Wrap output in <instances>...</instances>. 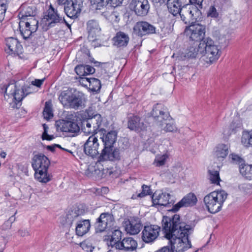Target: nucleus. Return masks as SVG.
<instances>
[{"mask_svg": "<svg viewBox=\"0 0 252 252\" xmlns=\"http://www.w3.org/2000/svg\"><path fill=\"white\" fill-rule=\"evenodd\" d=\"M161 223L165 237L170 244L171 251L184 252L191 248L189 232L191 227L183 221L179 215L175 214L172 217L164 216Z\"/></svg>", "mask_w": 252, "mask_h": 252, "instance_id": "1", "label": "nucleus"}, {"mask_svg": "<svg viewBox=\"0 0 252 252\" xmlns=\"http://www.w3.org/2000/svg\"><path fill=\"white\" fill-rule=\"evenodd\" d=\"M123 157V151L120 148L110 147H103L96 163L98 173H96L101 178H104L106 175L110 176L113 174L112 169L100 168L101 162L110 161L118 162L121 160Z\"/></svg>", "mask_w": 252, "mask_h": 252, "instance_id": "2", "label": "nucleus"}, {"mask_svg": "<svg viewBox=\"0 0 252 252\" xmlns=\"http://www.w3.org/2000/svg\"><path fill=\"white\" fill-rule=\"evenodd\" d=\"M50 161L48 158L42 153L34 155L32 159V166L35 171V177L40 182L46 183L51 180L47 171Z\"/></svg>", "mask_w": 252, "mask_h": 252, "instance_id": "3", "label": "nucleus"}, {"mask_svg": "<svg viewBox=\"0 0 252 252\" xmlns=\"http://www.w3.org/2000/svg\"><path fill=\"white\" fill-rule=\"evenodd\" d=\"M83 214L82 210L75 208L68 212L66 216V222L71 227L73 222L76 224L75 232L78 236H83L90 230L91 224L89 220H80V216Z\"/></svg>", "mask_w": 252, "mask_h": 252, "instance_id": "4", "label": "nucleus"}, {"mask_svg": "<svg viewBox=\"0 0 252 252\" xmlns=\"http://www.w3.org/2000/svg\"><path fill=\"white\" fill-rule=\"evenodd\" d=\"M221 52L219 46L210 37H206L202 42L201 59L207 64L216 62L220 58Z\"/></svg>", "mask_w": 252, "mask_h": 252, "instance_id": "5", "label": "nucleus"}, {"mask_svg": "<svg viewBox=\"0 0 252 252\" xmlns=\"http://www.w3.org/2000/svg\"><path fill=\"white\" fill-rule=\"evenodd\" d=\"M227 193L223 190L211 192L204 198V202L208 211L215 214L219 212L227 198Z\"/></svg>", "mask_w": 252, "mask_h": 252, "instance_id": "6", "label": "nucleus"}, {"mask_svg": "<svg viewBox=\"0 0 252 252\" xmlns=\"http://www.w3.org/2000/svg\"><path fill=\"white\" fill-rule=\"evenodd\" d=\"M205 27L199 24L191 23V24L187 27L184 33L188 38V42L198 44L202 43L206 39Z\"/></svg>", "mask_w": 252, "mask_h": 252, "instance_id": "7", "label": "nucleus"}, {"mask_svg": "<svg viewBox=\"0 0 252 252\" xmlns=\"http://www.w3.org/2000/svg\"><path fill=\"white\" fill-rule=\"evenodd\" d=\"M81 118L82 120L89 119L92 125V129H87L84 128V133L87 134H94L98 131H101L100 126L102 122V118L101 116L93 111L92 109L89 108L85 111L80 114Z\"/></svg>", "mask_w": 252, "mask_h": 252, "instance_id": "8", "label": "nucleus"}, {"mask_svg": "<svg viewBox=\"0 0 252 252\" xmlns=\"http://www.w3.org/2000/svg\"><path fill=\"white\" fill-rule=\"evenodd\" d=\"M42 24L47 26V29L54 27L57 23H65L69 29L71 28V25L66 22L64 19H62L55 10L53 6L50 4L49 9L44 13L43 18L42 19Z\"/></svg>", "mask_w": 252, "mask_h": 252, "instance_id": "9", "label": "nucleus"}, {"mask_svg": "<svg viewBox=\"0 0 252 252\" xmlns=\"http://www.w3.org/2000/svg\"><path fill=\"white\" fill-rule=\"evenodd\" d=\"M19 28L21 35L26 40L33 36L32 33L35 32L38 28V21L34 19H32L29 21L20 20Z\"/></svg>", "mask_w": 252, "mask_h": 252, "instance_id": "10", "label": "nucleus"}, {"mask_svg": "<svg viewBox=\"0 0 252 252\" xmlns=\"http://www.w3.org/2000/svg\"><path fill=\"white\" fill-rule=\"evenodd\" d=\"M3 87L5 93H6L7 90L11 89L8 95H11L13 96V99L15 100V104L12 107L19 108L22 104V100L25 97L22 88H18L15 83L4 85Z\"/></svg>", "mask_w": 252, "mask_h": 252, "instance_id": "11", "label": "nucleus"}, {"mask_svg": "<svg viewBox=\"0 0 252 252\" xmlns=\"http://www.w3.org/2000/svg\"><path fill=\"white\" fill-rule=\"evenodd\" d=\"M203 1V0H189V4H186L185 8L188 9L185 13L188 14L189 18L196 20L201 17Z\"/></svg>", "mask_w": 252, "mask_h": 252, "instance_id": "12", "label": "nucleus"}, {"mask_svg": "<svg viewBox=\"0 0 252 252\" xmlns=\"http://www.w3.org/2000/svg\"><path fill=\"white\" fill-rule=\"evenodd\" d=\"M114 221L113 216L109 213L100 214L94 224L96 232H102L111 227Z\"/></svg>", "mask_w": 252, "mask_h": 252, "instance_id": "13", "label": "nucleus"}, {"mask_svg": "<svg viewBox=\"0 0 252 252\" xmlns=\"http://www.w3.org/2000/svg\"><path fill=\"white\" fill-rule=\"evenodd\" d=\"M160 231V227L158 225H146L142 230L141 238L146 243H152L158 238Z\"/></svg>", "mask_w": 252, "mask_h": 252, "instance_id": "14", "label": "nucleus"}, {"mask_svg": "<svg viewBox=\"0 0 252 252\" xmlns=\"http://www.w3.org/2000/svg\"><path fill=\"white\" fill-rule=\"evenodd\" d=\"M129 6L130 10L134 11L138 16L146 15L150 9L148 0H132Z\"/></svg>", "mask_w": 252, "mask_h": 252, "instance_id": "15", "label": "nucleus"}, {"mask_svg": "<svg viewBox=\"0 0 252 252\" xmlns=\"http://www.w3.org/2000/svg\"><path fill=\"white\" fill-rule=\"evenodd\" d=\"M98 147L97 138L92 135L84 144L83 150L86 155L94 158L99 154Z\"/></svg>", "mask_w": 252, "mask_h": 252, "instance_id": "16", "label": "nucleus"}, {"mask_svg": "<svg viewBox=\"0 0 252 252\" xmlns=\"http://www.w3.org/2000/svg\"><path fill=\"white\" fill-rule=\"evenodd\" d=\"M197 199L194 193L190 192L185 196L177 204L173 205L169 211L175 213L178 211L181 208L192 207L195 205Z\"/></svg>", "mask_w": 252, "mask_h": 252, "instance_id": "17", "label": "nucleus"}, {"mask_svg": "<svg viewBox=\"0 0 252 252\" xmlns=\"http://www.w3.org/2000/svg\"><path fill=\"white\" fill-rule=\"evenodd\" d=\"M57 128L61 131L70 133V136H75L80 131V127L76 122L62 120L57 122Z\"/></svg>", "mask_w": 252, "mask_h": 252, "instance_id": "18", "label": "nucleus"}, {"mask_svg": "<svg viewBox=\"0 0 252 252\" xmlns=\"http://www.w3.org/2000/svg\"><path fill=\"white\" fill-rule=\"evenodd\" d=\"M151 115L156 121L161 123L171 119L168 109L161 104L154 105Z\"/></svg>", "mask_w": 252, "mask_h": 252, "instance_id": "19", "label": "nucleus"}, {"mask_svg": "<svg viewBox=\"0 0 252 252\" xmlns=\"http://www.w3.org/2000/svg\"><path fill=\"white\" fill-rule=\"evenodd\" d=\"M188 46L185 52L182 53L181 58L185 60L189 59H195L199 55L202 54V43L198 44L188 42Z\"/></svg>", "mask_w": 252, "mask_h": 252, "instance_id": "20", "label": "nucleus"}, {"mask_svg": "<svg viewBox=\"0 0 252 252\" xmlns=\"http://www.w3.org/2000/svg\"><path fill=\"white\" fill-rule=\"evenodd\" d=\"M171 195L166 192H162L157 195L154 193L152 197L153 206H163L169 207L174 205L175 200L171 199Z\"/></svg>", "mask_w": 252, "mask_h": 252, "instance_id": "21", "label": "nucleus"}, {"mask_svg": "<svg viewBox=\"0 0 252 252\" xmlns=\"http://www.w3.org/2000/svg\"><path fill=\"white\" fill-rule=\"evenodd\" d=\"M134 32L139 36L156 33V28L147 22H138L133 27Z\"/></svg>", "mask_w": 252, "mask_h": 252, "instance_id": "22", "label": "nucleus"}, {"mask_svg": "<svg viewBox=\"0 0 252 252\" xmlns=\"http://www.w3.org/2000/svg\"><path fill=\"white\" fill-rule=\"evenodd\" d=\"M64 6L66 15L72 19L76 18L81 11V5L77 0H69Z\"/></svg>", "mask_w": 252, "mask_h": 252, "instance_id": "23", "label": "nucleus"}, {"mask_svg": "<svg viewBox=\"0 0 252 252\" xmlns=\"http://www.w3.org/2000/svg\"><path fill=\"white\" fill-rule=\"evenodd\" d=\"M125 230L131 235L138 234L142 228V223L137 217L131 218L124 222Z\"/></svg>", "mask_w": 252, "mask_h": 252, "instance_id": "24", "label": "nucleus"}, {"mask_svg": "<svg viewBox=\"0 0 252 252\" xmlns=\"http://www.w3.org/2000/svg\"><path fill=\"white\" fill-rule=\"evenodd\" d=\"M5 44L7 47L6 51L9 54L19 55L23 53V47L17 39L8 37L5 39Z\"/></svg>", "mask_w": 252, "mask_h": 252, "instance_id": "25", "label": "nucleus"}, {"mask_svg": "<svg viewBox=\"0 0 252 252\" xmlns=\"http://www.w3.org/2000/svg\"><path fill=\"white\" fill-rule=\"evenodd\" d=\"M88 38L90 41L96 40L101 31V28L97 21L95 20H89L87 23Z\"/></svg>", "mask_w": 252, "mask_h": 252, "instance_id": "26", "label": "nucleus"}, {"mask_svg": "<svg viewBox=\"0 0 252 252\" xmlns=\"http://www.w3.org/2000/svg\"><path fill=\"white\" fill-rule=\"evenodd\" d=\"M127 127L131 130L140 132L145 130L147 126L139 116L134 115L128 118Z\"/></svg>", "mask_w": 252, "mask_h": 252, "instance_id": "27", "label": "nucleus"}, {"mask_svg": "<svg viewBox=\"0 0 252 252\" xmlns=\"http://www.w3.org/2000/svg\"><path fill=\"white\" fill-rule=\"evenodd\" d=\"M85 101L84 94L82 93L75 90L71 97L67 108L77 110L83 106Z\"/></svg>", "mask_w": 252, "mask_h": 252, "instance_id": "28", "label": "nucleus"}, {"mask_svg": "<svg viewBox=\"0 0 252 252\" xmlns=\"http://www.w3.org/2000/svg\"><path fill=\"white\" fill-rule=\"evenodd\" d=\"M20 10L18 16L20 20L28 21L29 19L27 17H33L36 14V7L33 5L29 6L26 3H23L20 6Z\"/></svg>", "mask_w": 252, "mask_h": 252, "instance_id": "29", "label": "nucleus"}, {"mask_svg": "<svg viewBox=\"0 0 252 252\" xmlns=\"http://www.w3.org/2000/svg\"><path fill=\"white\" fill-rule=\"evenodd\" d=\"M137 242L131 237L125 238L120 244L116 245V249L125 252H133L136 250Z\"/></svg>", "mask_w": 252, "mask_h": 252, "instance_id": "30", "label": "nucleus"}, {"mask_svg": "<svg viewBox=\"0 0 252 252\" xmlns=\"http://www.w3.org/2000/svg\"><path fill=\"white\" fill-rule=\"evenodd\" d=\"M103 135L101 139L103 143L104 147H113L117 138V131L116 130H110L107 132L104 129H102Z\"/></svg>", "mask_w": 252, "mask_h": 252, "instance_id": "31", "label": "nucleus"}, {"mask_svg": "<svg viewBox=\"0 0 252 252\" xmlns=\"http://www.w3.org/2000/svg\"><path fill=\"white\" fill-rule=\"evenodd\" d=\"M185 0H167V6L169 12L174 16H176L181 12L186 5Z\"/></svg>", "mask_w": 252, "mask_h": 252, "instance_id": "32", "label": "nucleus"}, {"mask_svg": "<svg viewBox=\"0 0 252 252\" xmlns=\"http://www.w3.org/2000/svg\"><path fill=\"white\" fill-rule=\"evenodd\" d=\"M112 41L114 45L117 47H125L129 42V37L127 33L120 31L116 33L115 36L112 38Z\"/></svg>", "mask_w": 252, "mask_h": 252, "instance_id": "33", "label": "nucleus"}, {"mask_svg": "<svg viewBox=\"0 0 252 252\" xmlns=\"http://www.w3.org/2000/svg\"><path fill=\"white\" fill-rule=\"evenodd\" d=\"M75 91L72 88H68L61 92L58 99L63 107H67Z\"/></svg>", "mask_w": 252, "mask_h": 252, "instance_id": "34", "label": "nucleus"}, {"mask_svg": "<svg viewBox=\"0 0 252 252\" xmlns=\"http://www.w3.org/2000/svg\"><path fill=\"white\" fill-rule=\"evenodd\" d=\"M108 237L110 239L109 245L116 249V245L121 242L122 232L118 229H115Z\"/></svg>", "mask_w": 252, "mask_h": 252, "instance_id": "35", "label": "nucleus"}, {"mask_svg": "<svg viewBox=\"0 0 252 252\" xmlns=\"http://www.w3.org/2000/svg\"><path fill=\"white\" fill-rule=\"evenodd\" d=\"M228 154V147L227 145L221 144L216 147L215 155L220 160L225 158Z\"/></svg>", "mask_w": 252, "mask_h": 252, "instance_id": "36", "label": "nucleus"}, {"mask_svg": "<svg viewBox=\"0 0 252 252\" xmlns=\"http://www.w3.org/2000/svg\"><path fill=\"white\" fill-rule=\"evenodd\" d=\"M241 143L247 148L252 147V130L243 131Z\"/></svg>", "mask_w": 252, "mask_h": 252, "instance_id": "37", "label": "nucleus"}, {"mask_svg": "<svg viewBox=\"0 0 252 252\" xmlns=\"http://www.w3.org/2000/svg\"><path fill=\"white\" fill-rule=\"evenodd\" d=\"M101 88V82L99 79L95 78H91L89 89L94 94L98 93L100 92Z\"/></svg>", "mask_w": 252, "mask_h": 252, "instance_id": "38", "label": "nucleus"}, {"mask_svg": "<svg viewBox=\"0 0 252 252\" xmlns=\"http://www.w3.org/2000/svg\"><path fill=\"white\" fill-rule=\"evenodd\" d=\"M240 173L245 178L251 180H252V165L244 164L242 167L239 168Z\"/></svg>", "mask_w": 252, "mask_h": 252, "instance_id": "39", "label": "nucleus"}, {"mask_svg": "<svg viewBox=\"0 0 252 252\" xmlns=\"http://www.w3.org/2000/svg\"><path fill=\"white\" fill-rule=\"evenodd\" d=\"M208 179L212 184L219 185L220 179L219 171L214 169L208 170Z\"/></svg>", "mask_w": 252, "mask_h": 252, "instance_id": "40", "label": "nucleus"}, {"mask_svg": "<svg viewBox=\"0 0 252 252\" xmlns=\"http://www.w3.org/2000/svg\"><path fill=\"white\" fill-rule=\"evenodd\" d=\"M44 118L46 120H49L53 117L51 103L46 101L45 104L43 111Z\"/></svg>", "mask_w": 252, "mask_h": 252, "instance_id": "41", "label": "nucleus"}, {"mask_svg": "<svg viewBox=\"0 0 252 252\" xmlns=\"http://www.w3.org/2000/svg\"><path fill=\"white\" fill-rule=\"evenodd\" d=\"M207 16L219 21L221 18V14L218 11L215 6H211L207 13Z\"/></svg>", "mask_w": 252, "mask_h": 252, "instance_id": "42", "label": "nucleus"}, {"mask_svg": "<svg viewBox=\"0 0 252 252\" xmlns=\"http://www.w3.org/2000/svg\"><path fill=\"white\" fill-rule=\"evenodd\" d=\"M91 5L96 9H101L107 4V0H89Z\"/></svg>", "mask_w": 252, "mask_h": 252, "instance_id": "43", "label": "nucleus"}, {"mask_svg": "<svg viewBox=\"0 0 252 252\" xmlns=\"http://www.w3.org/2000/svg\"><path fill=\"white\" fill-rule=\"evenodd\" d=\"M229 157L231 158V161L233 163L239 165V168L245 164L244 160L238 155L231 154L230 155Z\"/></svg>", "mask_w": 252, "mask_h": 252, "instance_id": "44", "label": "nucleus"}, {"mask_svg": "<svg viewBox=\"0 0 252 252\" xmlns=\"http://www.w3.org/2000/svg\"><path fill=\"white\" fill-rule=\"evenodd\" d=\"M241 126V123L238 120H233L230 124L229 126V134H231L232 133H235L236 129Z\"/></svg>", "mask_w": 252, "mask_h": 252, "instance_id": "45", "label": "nucleus"}, {"mask_svg": "<svg viewBox=\"0 0 252 252\" xmlns=\"http://www.w3.org/2000/svg\"><path fill=\"white\" fill-rule=\"evenodd\" d=\"M142 192L138 194L137 197H143L147 195H151L152 193L149 186L143 185L142 186Z\"/></svg>", "mask_w": 252, "mask_h": 252, "instance_id": "46", "label": "nucleus"}, {"mask_svg": "<svg viewBox=\"0 0 252 252\" xmlns=\"http://www.w3.org/2000/svg\"><path fill=\"white\" fill-rule=\"evenodd\" d=\"M76 74L79 76H85V64L77 65L74 69Z\"/></svg>", "mask_w": 252, "mask_h": 252, "instance_id": "47", "label": "nucleus"}, {"mask_svg": "<svg viewBox=\"0 0 252 252\" xmlns=\"http://www.w3.org/2000/svg\"><path fill=\"white\" fill-rule=\"evenodd\" d=\"M25 97L28 95L35 92L34 87L31 84L30 85H24L22 87Z\"/></svg>", "mask_w": 252, "mask_h": 252, "instance_id": "48", "label": "nucleus"}, {"mask_svg": "<svg viewBox=\"0 0 252 252\" xmlns=\"http://www.w3.org/2000/svg\"><path fill=\"white\" fill-rule=\"evenodd\" d=\"M167 157L166 155H163L160 157H157L155 160L156 166L159 167L163 165L165 163Z\"/></svg>", "mask_w": 252, "mask_h": 252, "instance_id": "49", "label": "nucleus"}, {"mask_svg": "<svg viewBox=\"0 0 252 252\" xmlns=\"http://www.w3.org/2000/svg\"><path fill=\"white\" fill-rule=\"evenodd\" d=\"M80 247L83 250L87 252H92L94 248L91 243L86 242L81 243Z\"/></svg>", "mask_w": 252, "mask_h": 252, "instance_id": "50", "label": "nucleus"}, {"mask_svg": "<svg viewBox=\"0 0 252 252\" xmlns=\"http://www.w3.org/2000/svg\"><path fill=\"white\" fill-rule=\"evenodd\" d=\"M7 9L6 4L2 3L0 4V23L4 19L5 13Z\"/></svg>", "mask_w": 252, "mask_h": 252, "instance_id": "51", "label": "nucleus"}, {"mask_svg": "<svg viewBox=\"0 0 252 252\" xmlns=\"http://www.w3.org/2000/svg\"><path fill=\"white\" fill-rule=\"evenodd\" d=\"M80 119L81 120L82 126L83 127L82 130L84 132L85 128H86L87 129H92V125L91 123H90V121L89 120V119L82 120L81 117Z\"/></svg>", "mask_w": 252, "mask_h": 252, "instance_id": "52", "label": "nucleus"}, {"mask_svg": "<svg viewBox=\"0 0 252 252\" xmlns=\"http://www.w3.org/2000/svg\"><path fill=\"white\" fill-rule=\"evenodd\" d=\"M79 82L83 86L88 87L90 84V81L91 78L86 77L85 76L79 77Z\"/></svg>", "mask_w": 252, "mask_h": 252, "instance_id": "53", "label": "nucleus"}, {"mask_svg": "<svg viewBox=\"0 0 252 252\" xmlns=\"http://www.w3.org/2000/svg\"><path fill=\"white\" fill-rule=\"evenodd\" d=\"M123 0H107V4H109L111 6L116 7L120 6L123 2Z\"/></svg>", "mask_w": 252, "mask_h": 252, "instance_id": "54", "label": "nucleus"}, {"mask_svg": "<svg viewBox=\"0 0 252 252\" xmlns=\"http://www.w3.org/2000/svg\"><path fill=\"white\" fill-rule=\"evenodd\" d=\"M186 12V10L185 9L183 10L182 11V10H181V12L179 13L180 15L181 20L185 23L188 24L189 23V21H188V19H190L189 18V16H187L188 15V14H186L185 12Z\"/></svg>", "mask_w": 252, "mask_h": 252, "instance_id": "55", "label": "nucleus"}, {"mask_svg": "<svg viewBox=\"0 0 252 252\" xmlns=\"http://www.w3.org/2000/svg\"><path fill=\"white\" fill-rule=\"evenodd\" d=\"M164 130L167 132H172L176 130V126L173 123H166Z\"/></svg>", "mask_w": 252, "mask_h": 252, "instance_id": "56", "label": "nucleus"}, {"mask_svg": "<svg viewBox=\"0 0 252 252\" xmlns=\"http://www.w3.org/2000/svg\"><path fill=\"white\" fill-rule=\"evenodd\" d=\"M85 76L88 75L93 74L95 72V69L89 65H85Z\"/></svg>", "mask_w": 252, "mask_h": 252, "instance_id": "57", "label": "nucleus"}, {"mask_svg": "<svg viewBox=\"0 0 252 252\" xmlns=\"http://www.w3.org/2000/svg\"><path fill=\"white\" fill-rule=\"evenodd\" d=\"M44 81V79H35L34 81L32 82V85L35 86L37 87H40Z\"/></svg>", "mask_w": 252, "mask_h": 252, "instance_id": "58", "label": "nucleus"}, {"mask_svg": "<svg viewBox=\"0 0 252 252\" xmlns=\"http://www.w3.org/2000/svg\"><path fill=\"white\" fill-rule=\"evenodd\" d=\"M16 213L17 212H16L13 215L11 216L7 220L5 221V224L8 223V227H11L12 223L15 221L16 218L15 217V215Z\"/></svg>", "mask_w": 252, "mask_h": 252, "instance_id": "59", "label": "nucleus"}, {"mask_svg": "<svg viewBox=\"0 0 252 252\" xmlns=\"http://www.w3.org/2000/svg\"><path fill=\"white\" fill-rule=\"evenodd\" d=\"M156 252H173L171 251L169 246L163 247Z\"/></svg>", "mask_w": 252, "mask_h": 252, "instance_id": "60", "label": "nucleus"}, {"mask_svg": "<svg viewBox=\"0 0 252 252\" xmlns=\"http://www.w3.org/2000/svg\"><path fill=\"white\" fill-rule=\"evenodd\" d=\"M18 233L22 237H24L28 235V232L26 229H20L18 230Z\"/></svg>", "mask_w": 252, "mask_h": 252, "instance_id": "61", "label": "nucleus"}, {"mask_svg": "<svg viewBox=\"0 0 252 252\" xmlns=\"http://www.w3.org/2000/svg\"><path fill=\"white\" fill-rule=\"evenodd\" d=\"M155 4L158 5L159 4V5H161V4L164 3L167 0H151Z\"/></svg>", "mask_w": 252, "mask_h": 252, "instance_id": "62", "label": "nucleus"}, {"mask_svg": "<svg viewBox=\"0 0 252 252\" xmlns=\"http://www.w3.org/2000/svg\"><path fill=\"white\" fill-rule=\"evenodd\" d=\"M43 129H44V131L42 133V137H44L45 136H46V135H47L48 126H47V125L44 124L43 125Z\"/></svg>", "mask_w": 252, "mask_h": 252, "instance_id": "63", "label": "nucleus"}, {"mask_svg": "<svg viewBox=\"0 0 252 252\" xmlns=\"http://www.w3.org/2000/svg\"><path fill=\"white\" fill-rule=\"evenodd\" d=\"M42 138L43 140H51L54 138V136L53 135H49L47 133V135H46L44 137H42Z\"/></svg>", "mask_w": 252, "mask_h": 252, "instance_id": "64", "label": "nucleus"}]
</instances>
